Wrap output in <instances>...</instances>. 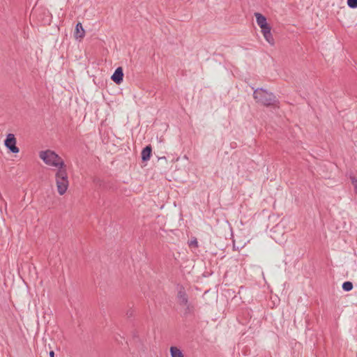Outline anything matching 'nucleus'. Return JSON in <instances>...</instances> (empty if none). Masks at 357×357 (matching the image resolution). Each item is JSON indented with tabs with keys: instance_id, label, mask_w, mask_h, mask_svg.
I'll return each instance as SVG.
<instances>
[{
	"instance_id": "obj_1",
	"label": "nucleus",
	"mask_w": 357,
	"mask_h": 357,
	"mask_svg": "<svg viewBox=\"0 0 357 357\" xmlns=\"http://www.w3.org/2000/svg\"><path fill=\"white\" fill-rule=\"evenodd\" d=\"M39 156L47 165L59 167V169L66 167L63 159L53 151H40Z\"/></svg>"
},
{
	"instance_id": "obj_2",
	"label": "nucleus",
	"mask_w": 357,
	"mask_h": 357,
	"mask_svg": "<svg viewBox=\"0 0 357 357\" xmlns=\"http://www.w3.org/2000/svg\"><path fill=\"white\" fill-rule=\"evenodd\" d=\"M253 98L257 102L265 106L274 105L277 102L276 97L273 93L261 88L255 90Z\"/></svg>"
},
{
	"instance_id": "obj_3",
	"label": "nucleus",
	"mask_w": 357,
	"mask_h": 357,
	"mask_svg": "<svg viewBox=\"0 0 357 357\" xmlns=\"http://www.w3.org/2000/svg\"><path fill=\"white\" fill-rule=\"evenodd\" d=\"M55 181L58 193L60 195H64L69 185L66 167L58 169L55 174Z\"/></svg>"
},
{
	"instance_id": "obj_4",
	"label": "nucleus",
	"mask_w": 357,
	"mask_h": 357,
	"mask_svg": "<svg viewBox=\"0 0 357 357\" xmlns=\"http://www.w3.org/2000/svg\"><path fill=\"white\" fill-rule=\"evenodd\" d=\"M271 237L278 243H282L285 241V231L284 225L283 222H280L272 228Z\"/></svg>"
},
{
	"instance_id": "obj_5",
	"label": "nucleus",
	"mask_w": 357,
	"mask_h": 357,
	"mask_svg": "<svg viewBox=\"0 0 357 357\" xmlns=\"http://www.w3.org/2000/svg\"><path fill=\"white\" fill-rule=\"evenodd\" d=\"M16 138L13 134L10 133L7 135L6 139L4 141V145L13 153H17L20 151L19 148L16 146Z\"/></svg>"
},
{
	"instance_id": "obj_6",
	"label": "nucleus",
	"mask_w": 357,
	"mask_h": 357,
	"mask_svg": "<svg viewBox=\"0 0 357 357\" xmlns=\"http://www.w3.org/2000/svg\"><path fill=\"white\" fill-rule=\"evenodd\" d=\"M263 36L266 40L271 45H274V39L273 38L272 33L271 32V28L268 24L266 26H264V29H261Z\"/></svg>"
},
{
	"instance_id": "obj_7",
	"label": "nucleus",
	"mask_w": 357,
	"mask_h": 357,
	"mask_svg": "<svg viewBox=\"0 0 357 357\" xmlns=\"http://www.w3.org/2000/svg\"><path fill=\"white\" fill-rule=\"evenodd\" d=\"M111 78L112 81L114 82L116 84H120L123 82V73L122 68H117Z\"/></svg>"
},
{
	"instance_id": "obj_8",
	"label": "nucleus",
	"mask_w": 357,
	"mask_h": 357,
	"mask_svg": "<svg viewBox=\"0 0 357 357\" xmlns=\"http://www.w3.org/2000/svg\"><path fill=\"white\" fill-rule=\"evenodd\" d=\"M85 34V31L82 26V23L78 22L75 29V37L78 39L83 38Z\"/></svg>"
},
{
	"instance_id": "obj_9",
	"label": "nucleus",
	"mask_w": 357,
	"mask_h": 357,
	"mask_svg": "<svg viewBox=\"0 0 357 357\" xmlns=\"http://www.w3.org/2000/svg\"><path fill=\"white\" fill-rule=\"evenodd\" d=\"M177 298L181 305H186L188 304V298L183 288L178 291Z\"/></svg>"
},
{
	"instance_id": "obj_10",
	"label": "nucleus",
	"mask_w": 357,
	"mask_h": 357,
	"mask_svg": "<svg viewBox=\"0 0 357 357\" xmlns=\"http://www.w3.org/2000/svg\"><path fill=\"white\" fill-rule=\"evenodd\" d=\"M255 16L256 17L257 23L261 29H264V26L268 24L266 18L259 13H255Z\"/></svg>"
},
{
	"instance_id": "obj_11",
	"label": "nucleus",
	"mask_w": 357,
	"mask_h": 357,
	"mask_svg": "<svg viewBox=\"0 0 357 357\" xmlns=\"http://www.w3.org/2000/svg\"><path fill=\"white\" fill-rule=\"evenodd\" d=\"M152 149L150 145L146 146L142 151V159L143 161H147L150 159Z\"/></svg>"
},
{
	"instance_id": "obj_12",
	"label": "nucleus",
	"mask_w": 357,
	"mask_h": 357,
	"mask_svg": "<svg viewBox=\"0 0 357 357\" xmlns=\"http://www.w3.org/2000/svg\"><path fill=\"white\" fill-rule=\"evenodd\" d=\"M170 354L172 357H184L182 351L176 347H170Z\"/></svg>"
},
{
	"instance_id": "obj_13",
	"label": "nucleus",
	"mask_w": 357,
	"mask_h": 357,
	"mask_svg": "<svg viewBox=\"0 0 357 357\" xmlns=\"http://www.w3.org/2000/svg\"><path fill=\"white\" fill-rule=\"evenodd\" d=\"M342 289L345 291H349L354 288L353 283L350 281L343 282L342 285Z\"/></svg>"
},
{
	"instance_id": "obj_14",
	"label": "nucleus",
	"mask_w": 357,
	"mask_h": 357,
	"mask_svg": "<svg viewBox=\"0 0 357 357\" xmlns=\"http://www.w3.org/2000/svg\"><path fill=\"white\" fill-rule=\"evenodd\" d=\"M347 5L350 8H357V0H347Z\"/></svg>"
},
{
	"instance_id": "obj_15",
	"label": "nucleus",
	"mask_w": 357,
	"mask_h": 357,
	"mask_svg": "<svg viewBox=\"0 0 357 357\" xmlns=\"http://www.w3.org/2000/svg\"><path fill=\"white\" fill-rule=\"evenodd\" d=\"M189 245H190V247L197 248V247H198V243H197V239L192 240V241L189 243Z\"/></svg>"
},
{
	"instance_id": "obj_16",
	"label": "nucleus",
	"mask_w": 357,
	"mask_h": 357,
	"mask_svg": "<svg viewBox=\"0 0 357 357\" xmlns=\"http://www.w3.org/2000/svg\"><path fill=\"white\" fill-rule=\"evenodd\" d=\"M350 179L351 181V183L353 184V185L354 186V188H356V186L357 185V177H355L354 176H350Z\"/></svg>"
},
{
	"instance_id": "obj_17",
	"label": "nucleus",
	"mask_w": 357,
	"mask_h": 357,
	"mask_svg": "<svg viewBox=\"0 0 357 357\" xmlns=\"http://www.w3.org/2000/svg\"><path fill=\"white\" fill-rule=\"evenodd\" d=\"M50 357H54V352L53 351H51L50 352Z\"/></svg>"
},
{
	"instance_id": "obj_18",
	"label": "nucleus",
	"mask_w": 357,
	"mask_h": 357,
	"mask_svg": "<svg viewBox=\"0 0 357 357\" xmlns=\"http://www.w3.org/2000/svg\"><path fill=\"white\" fill-rule=\"evenodd\" d=\"M355 191H356V192L357 193V185H356V188H355Z\"/></svg>"
}]
</instances>
